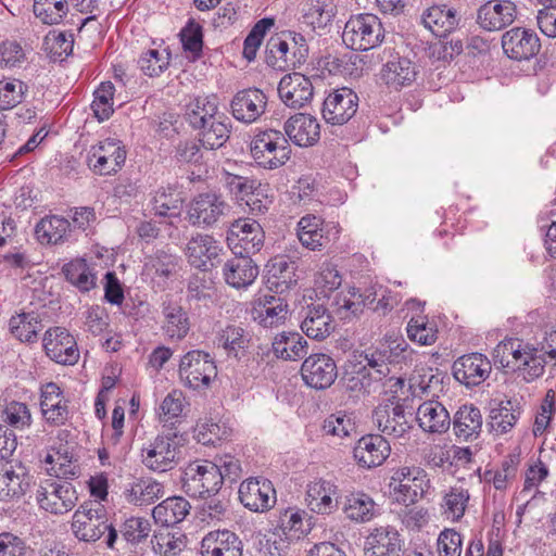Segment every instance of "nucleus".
I'll list each match as a JSON object with an SVG mask.
<instances>
[{
    "label": "nucleus",
    "instance_id": "f257e3e1",
    "mask_svg": "<svg viewBox=\"0 0 556 556\" xmlns=\"http://www.w3.org/2000/svg\"><path fill=\"white\" fill-rule=\"evenodd\" d=\"M496 357L502 354L503 367H511L520 372L527 382H531L544 374L547 359L539 353V349L522 344L519 340L509 339L495 348Z\"/></svg>",
    "mask_w": 556,
    "mask_h": 556
},
{
    "label": "nucleus",
    "instance_id": "f03ea898",
    "mask_svg": "<svg viewBox=\"0 0 556 556\" xmlns=\"http://www.w3.org/2000/svg\"><path fill=\"white\" fill-rule=\"evenodd\" d=\"M72 531L84 542H96L108 531L109 547H113L117 539V531L108 523L105 509L99 503L85 502L78 507L73 516Z\"/></svg>",
    "mask_w": 556,
    "mask_h": 556
},
{
    "label": "nucleus",
    "instance_id": "7ed1b4c3",
    "mask_svg": "<svg viewBox=\"0 0 556 556\" xmlns=\"http://www.w3.org/2000/svg\"><path fill=\"white\" fill-rule=\"evenodd\" d=\"M253 160L263 168L276 169L290 159L291 148L286 135L266 129L254 136L250 144Z\"/></svg>",
    "mask_w": 556,
    "mask_h": 556
},
{
    "label": "nucleus",
    "instance_id": "20e7f679",
    "mask_svg": "<svg viewBox=\"0 0 556 556\" xmlns=\"http://www.w3.org/2000/svg\"><path fill=\"white\" fill-rule=\"evenodd\" d=\"M384 38L380 20L374 14L351 16L345 23L342 40L355 51H367L377 47Z\"/></svg>",
    "mask_w": 556,
    "mask_h": 556
},
{
    "label": "nucleus",
    "instance_id": "39448f33",
    "mask_svg": "<svg viewBox=\"0 0 556 556\" xmlns=\"http://www.w3.org/2000/svg\"><path fill=\"white\" fill-rule=\"evenodd\" d=\"M178 372L185 387L192 390H204L216 378L217 367L210 353L192 350L181 357Z\"/></svg>",
    "mask_w": 556,
    "mask_h": 556
},
{
    "label": "nucleus",
    "instance_id": "423d86ee",
    "mask_svg": "<svg viewBox=\"0 0 556 556\" xmlns=\"http://www.w3.org/2000/svg\"><path fill=\"white\" fill-rule=\"evenodd\" d=\"M182 437L172 429L159 434L142 450L143 465L153 471L165 472L173 469L179 460Z\"/></svg>",
    "mask_w": 556,
    "mask_h": 556
},
{
    "label": "nucleus",
    "instance_id": "0eeeda50",
    "mask_svg": "<svg viewBox=\"0 0 556 556\" xmlns=\"http://www.w3.org/2000/svg\"><path fill=\"white\" fill-rule=\"evenodd\" d=\"M182 489L192 497H206L215 495L222 484L223 477L219 467L211 462L189 464L181 476Z\"/></svg>",
    "mask_w": 556,
    "mask_h": 556
},
{
    "label": "nucleus",
    "instance_id": "6e6552de",
    "mask_svg": "<svg viewBox=\"0 0 556 556\" xmlns=\"http://www.w3.org/2000/svg\"><path fill=\"white\" fill-rule=\"evenodd\" d=\"M39 506L54 515H63L72 510L78 501L76 489L68 481L46 479L37 489Z\"/></svg>",
    "mask_w": 556,
    "mask_h": 556
},
{
    "label": "nucleus",
    "instance_id": "1a4fd4ad",
    "mask_svg": "<svg viewBox=\"0 0 556 556\" xmlns=\"http://www.w3.org/2000/svg\"><path fill=\"white\" fill-rule=\"evenodd\" d=\"M228 211L229 205L223 195L211 191L203 192L190 202L188 220L193 226L211 227L217 225Z\"/></svg>",
    "mask_w": 556,
    "mask_h": 556
},
{
    "label": "nucleus",
    "instance_id": "9d476101",
    "mask_svg": "<svg viewBox=\"0 0 556 556\" xmlns=\"http://www.w3.org/2000/svg\"><path fill=\"white\" fill-rule=\"evenodd\" d=\"M126 160V150L119 140L108 138L92 146L87 157L90 169L99 175L116 173Z\"/></svg>",
    "mask_w": 556,
    "mask_h": 556
},
{
    "label": "nucleus",
    "instance_id": "9b49d317",
    "mask_svg": "<svg viewBox=\"0 0 556 556\" xmlns=\"http://www.w3.org/2000/svg\"><path fill=\"white\" fill-rule=\"evenodd\" d=\"M303 381L316 390H325L332 386L338 377L336 362L325 353L307 356L301 366Z\"/></svg>",
    "mask_w": 556,
    "mask_h": 556
},
{
    "label": "nucleus",
    "instance_id": "f8f14e48",
    "mask_svg": "<svg viewBox=\"0 0 556 556\" xmlns=\"http://www.w3.org/2000/svg\"><path fill=\"white\" fill-rule=\"evenodd\" d=\"M265 233L262 226L254 219H238L230 226L227 241L235 251L242 254H254L261 250Z\"/></svg>",
    "mask_w": 556,
    "mask_h": 556
},
{
    "label": "nucleus",
    "instance_id": "ddd939ff",
    "mask_svg": "<svg viewBox=\"0 0 556 556\" xmlns=\"http://www.w3.org/2000/svg\"><path fill=\"white\" fill-rule=\"evenodd\" d=\"M336 226L325 224L314 215H306L298 223V238L303 247L315 251L327 248L338 239Z\"/></svg>",
    "mask_w": 556,
    "mask_h": 556
},
{
    "label": "nucleus",
    "instance_id": "4468645a",
    "mask_svg": "<svg viewBox=\"0 0 556 556\" xmlns=\"http://www.w3.org/2000/svg\"><path fill=\"white\" fill-rule=\"evenodd\" d=\"M357 94L349 88H341L328 94L323 103V117L331 125L348 123L357 111Z\"/></svg>",
    "mask_w": 556,
    "mask_h": 556
},
{
    "label": "nucleus",
    "instance_id": "2eb2a0df",
    "mask_svg": "<svg viewBox=\"0 0 556 556\" xmlns=\"http://www.w3.org/2000/svg\"><path fill=\"white\" fill-rule=\"evenodd\" d=\"M502 48L509 59L523 61L535 56L541 43L533 30L514 27L503 35Z\"/></svg>",
    "mask_w": 556,
    "mask_h": 556
},
{
    "label": "nucleus",
    "instance_id": "dca6fc26",
    "mask_svg": "<svg viewBox=\"0 0 556 556\" xmlns=\"http://www.w3.org/2000/svg\"><path fill=\"white\" fill-rule=\"evenodd\" d=\"M43 348L52 361L62 365H74L79 358L76 341L65 328L49 329L45 333Z\"/></svg>",
    "mask_w": 556,
    "mask_h": 556
},
{
    "label": "nucleus",
    "instance_id": "f3484780",
    "mask_svg": "<svg viewBox=\"0 0 556 556\" xmlns=\"http://www.w3.org/2000/svg\"><path fill=\"white\" fill-rule=\"evenodd\" d=\"M281 101L291 109H301L308 104L314 96V87L308 77L294 72L285 75L278 85Z\"/></svg>",
    "mask_w": 556,
    "mask_h": 556
},
{
    "label": "nucleus",
    "instance_id": "a211bd4d",
    "mask_svg": "<svg viewBox=\"0 0 556 556\" xmlns=\"http://www.w3.org/2000/svg\"><path fill=\"white\" fill-rule=\"evenodd\" d=\"M266 106L267 97L257 88L238 91L230 103L232 116L245 124L257 121L265 113Z\"/></svg>",
    "mask_w": 556,
    "mask_h": 556
},
{
    "label": "nucleus",
    "instance_id": "6ab92c4d",
    "mask_svg": "<svg viewBox=\"0 0 556 556\" xmlns=\"http://www.w3.org/2000/svg\"><path fill=\"white\" fill-rule=\"evenodd\" d=\"M492 365L481 353H470L460 356L453 364V375L466 387L481 384L491 374Z\"/></svg>",
    "mask_w": 556,
    "mask_h": 556
},
{
    "label": "nucleus",
    "instance_id": "aec40b11",
    "mask_svg": "<svg viewBox=\"0 0 556 556\" xmlns=\"http://www.w3.org/2000/svg\"><path fill=\"white\" fill-rule=\"evenodd\" d=\"M239 498L252 511H265L276 503V492L266 479L250 478L239 486Z\"/></svg>",
    "mask_w": 556,
    "mask_h": 556
},
{
    "label": "nucleus",
    "instance_id": "412c9836",
    "mask_svg": "<svg viewBox=\"0 0 556 556\" xmlns=\"http://www.w3.org/2000/svg\"><path fill=\"white\" fill-rule=\"evenodd\" d=\"M516 14V5L510 0H491L478 9L477 23L484 30H500L510 25Z\"/></svg>",
    "mask_w": 556,
    "mask_h": 556
},
{
    "label": "nucleus",
    "instance_id": "4be33fe9",
    "mask_svg": "<svg viewBox=\"0 0 556 556\" xmlns=\"http://www.w3.org/2000/svg\"><path fill=\"white\" fill-rule=\"evenodd\" d=\"M220 252L222 248L218 242L208 235H197L187 244L188 262L203 271L216 267L220 263Z\"/></svg>",
    "mask_w": 556,
    "mask_h": 556
},
{
    "label": "nucleus",
    "instance_id": "5701e85b",
    "mask_svg": "<svg viewBox=\"0 0 556 556\" xmlns=\"http://www.w3.org/2000/svg\"><path fill=\"white\" fill-rule=\"evenodd\" d=\"M372 420L383 435L393 439L404 437L410 429L404 408L400 404L379 405L374 410Z\"/></svg>",
    "mask_w": 556,
    "mask_h": 556
},
{
    "label": "nucleus",
    "instance_id": "b1692460",
    "mask_svg": "<svg viewBox=\"0 0 556 556\" xmlns=\"http://www.w3.org/2000/svg\"><path fill=\"white\" fill-rule=\"evenodd\" d=\"M301 329L311 339L324 340L334 330V323L328 309L319 303L302 307Z\"/></svg>",
    "mask_w": 556,
    "mask_h": 556
},
{
    "label": "nucleus",
    "instance_id": "393cba45",
    "mask_svg": "<svg viewBox=\"0 0 556 556\" xmlns=\"http://www.w3.org/2000/svg\"><path fill=\"white\" fill-rule=\"evenodd\" d=\"M381 60H387L382 68V78L388 85L403 87L416 80L419 70L409 58L394 54L391 49H386Z\"/></svg>",
    "mask_w": 556,
    "mask_h": 556
},
{
    "label": "nucleus",
    "instance_id": "a878e982",
    "mask_svg": "<svg viewBox=\"0 0 556 556\" xmlns=\"http://www.w3.org/2000/svg\"><path fill=\"white\" fill-rule=\"evenodd\" d=\"M235 256L228 260L223 267L225 281L237 289L245 288L256 279L258 267L250 255L242 251H235Z\"/></svg>",
    "mask_w": 556,
    "mask_h": 556
},
{
    "label": "nucleus",
    "instance_id": "bb28decb",
    "mask_svg": "<svg viewBox=\"0 0 556 556\" xmlns=\"http://www.w3.org/2000/svg\"><path fill=\"white\" fill-rule=\"evenodd\" d=\"M285 135L288 141L299 147L315 144L320 137V126L317 119L308 114L298 113L285 123Z\"/></svg>",
    "mask_w": 556,
    "mask_h": 556
},
{
    "label": "nucleus",
    "instance_id": "cd10ccee",
    "mask_svg": "<svg viewBox=\"0 0 556 556\" xmlns=\"http://www.w3.org/2000/svg\"><path fill=\"white\" fill-rule=\"evenodd\" d=\"M240 538L229 530L208 532L201 542L202 556H242Z\"/></svg>",
    "mask_w": 556,
    "mask_h": 556
},
{
    "label": "nucleus",
    "instance_id": "c85d7f7f",
    "mask_svg": "<svg viewBox=\"0 0 556 556\" xmlns=\"http://www.w3.org/2000/svg\"><path fill=\"white\" fill-rule=\"evenodd\" d=\"M390 444L381 434H368L361 438L354 447V458L364 468L381 465L390 453Z\"/></svg>",
    "mask_w": 556,
    "mask_h": 556
},
{
    "label": "nucleus",
    "instance_id": "c756f323",
    "mask_svg": "<svg viewBox=\"0 0 556 556\" xmlns=\"http://www.w3.org/2000/svg\"><path fill=\"white\" fill-rule=\"evenodd\" d=\"M462 22L459 12L447 4H435L422 14L424 25L437 37H445L454 31Z\"/></svg>",
    "mask_w": 556,
    "mask_h": 556
},
{
    "label": "nucleus",
    "instance_id": "7c9ffc66",
    "mask_svg": "<svg viewBox=\"0 0 556 556\" xmlns=\"http://www.w3.org/2000/svg\"><path fill=\"white\" fill-rule=\"evenodd\" d=\"M309 509L317 514H330L339 505L338 488L326 480H317L307 485L306 498Z\"/></svg>",
    "mask_w": 556,
    "mask_h": 556
},
{
    "label": "nucleus",
    "instance_id": "2f4dec72",
    "mask_svg": "<svg viewBox=\"0 0 556 556\" xmlns=\"http://www.w3.org/2000/svg\"><path fill=\"white\" fill-rule=\"evenodd\" d=\"M179 267V257L165 250H157L146 257L144 273L159 287L165 288L166 281L176 275Z\"/></svg>",
    "mask_w": 556,
    "mask_h": 556
},
{
    "label": "nucleus",
    "instance_id": "473e14b6",
    "mask_svg": "<svg viewBox=\"0 0 556 556\" xmlns=\"http://www.w3.org/2000/svg\"><path fill=\"white\" fill-rule=\"evenodd\" d=\"M369 556H402L403 540L400 533L391 527L375 529L367 538Z\"/></svg>",
    "mask_w": 556,
    "mask_h": 556
},
{
    "label": "nucleus",
    "instance_id": "72a5a7b5",
    "mask_svg": "<svg viewBox=\"0 0 556 556\" xmlns=\"http://www.w3.org/2000/svg\"><path fill=\"white\" fill-rule=\"evenodd\" d=\"M296 266L285 257H276L267 265V289L276 294H283L296 285Z\"/></svg>",
    "mask_w": 556,
    "mask_h": 556
},
{
    "label": "nucleus",
    "instance_id": "f704fd0d",
    "mask_svg": "<svg viewBox=\"0 0 556 556\" xmlns=\"http://www.w3.org/2000/svg\"><path fill=\"white\" fill-rule=\"evenodd\" d=\"M164 317L163 332L170 340H182L189 332L191 323L186 309L170 300L162 302Z\"/></svg>",
    "mask_w": 556,
    "mask_h": 556
},
{
    "label": "nucleus",
    "instance_id": "c9c22d12",
    "mask_svg": "<svg viewBox=\"0 0 556 556\" xmlns=\"http://www.w3.org/2000/svg\"><path fill=\"white\" fill-rule=\"evenodd\" d=\"M416 419L419 427L430 433H444L451 426L447 409L437 401H427L419 405Z\"/></svg>",
    "mask_w": 556,
    "mask_h": 556
},
{
    "label": "nucleus",
    "instance_id": "e433bc0d",
    "mask_svg": "<svg viewBox=\"0 0 556 556\" xmlns=\"http://www.w3.org/2000/svg\"><path fill=\"white\" fill-rule=\"evenodd\" d=\"M30 476L23 466L16 469L9 464H0V500L21 497L30 485Z\"/></svg>",
    "mask_w": 556,
    "mask_h": 556
},
{
    "label": "nucleus",
    "instance_id": "4c0bfd02",
    "mask_svg": "<svg viewBox=\"0 0 556 556\" xmlns=\"http://www.w3.org/2000/svg\"><path fill=\"white\" fill-rule=\"evenodd\" d=\"M288 314V304L285 299L264 294L258 299L254 308V319L263 327H274L282 324Z\"/></svg>",
    "mask_w": 556,
    "mask_h": 556
},
{
    "label": "nucleus",
    "instance_id": "58836bf2",
    "mask_svg": "<svg viewBox=\"0 0 556 556\" xmlns=\"http://www.w3.org/2000/svg\"><path fill=\"white\" fill-rule=\"evenodd\" d=\"M266 63L275 70L295 68L301 64L295 59L290 41L283 35L273 36L266 45Z\"/></svg>",
    "mask_w": 556,
    "mask_h": 556
},
{
    "label": "nucleus",
    "instance_id": "ea45409f",
    "mask_svg": "<svg viewBox=\"0 0 556 556\" xmlns=\"http://www.w3.org/2000/svg\"><path fill=\"white\" fill-rule=\"evenodd\" d=\"M482 424L481 412L473 405L460 406L453 418L455 434L466 441H471L479 437Z\"/></svg>",
    "mask_w": 556,
    "mask_h": 556
},
{
    "label": "nucleus",
    "instance_id": "a19ab883",
    "mask_svg": "<svg viewBox=\"0 0 556 556\" xmlns=\"http://www.w3.org/2000/svg\"><path fill=\"white\" fill-rule=\"evenodd\" d=\"M273 351L278 358L296 361L308 353V343L299 332H281L273 341Z\"/></svg>",
    "mask_w": 556,
    "mask_h": 556
},
{
    "label": "nucleus",
    "instance_id": "79ce46f5",
    "mask_svg": "<svg viewBox=\"0 0 556 556\" xmlns=\"http://www.w3.org/2000/svg\"><path fill=\"white\" fill-rule=\"evenodd\" d=\"M189 502L181 496H173L164 500L152 510L156 523L165 527L181 522L190 511Z\"/></svg>",
    "mask_w": 556,
    "mask_h": 556
},
{
    "label": "nucleus",
    "instance_id": "37998d69",
    "mask_svg": "<svg viewBox=\"0 0 556 556\" xmlns=\"http://www.w3.org/2000/svg\"><path fill=\"white\" fill-rule=\"evenodd\" d=\"M216 341L228 356L240 359L250 345L251 337L243 327L228 325L217 333Z\"/></svg>",
    "mask_w": 556,
    "mask_h": 556
},
{
    "label": "nucleus",
    "instance_id": "c03bdc74",
    "mask_svg": "<svg viewBox=\"0 0 556 556\" xmlns=\"http://www.w3.org/2000/svg\"><path fill=\"white\" fill-rule=\"evenodd\" d=\"M374 302L375 293L362 294L358 289L352 288L346 294H338L333 304L339 317L349 319L358 316L363 313L364 307L370 306Z\"/></svg>",
    "mask_w": 556,
    "mask_h": 556
},
{
    "label": "nucleus",
    "instance_id": "a18cd8bd",
    "mask_svg": "<svg viewBox=\"0 0 556 556\" xmlns=\"http://www.w3.org/2000/svg\"><path fill=\"white\" fill-rule=\"evenodd\" d=\"M228 117L223 113L207 124L195 128L199 130V140L207 150L222 148L230 137V127L226 123Z\"/></svg>",
    "mask_w": 556,
    "mask_h": 556
},
{
    "label": "nucleus",
    "instance_id": "49530a36",
    "mask_svg": "<svg viewBox=\"0 0 556 556\" xmlns=\"http://www.w3.org/2000/svg\"><path fill=\"white\" fill-rule=\"evenodd\" d=\"M336 15L332 0H308L303 9V23L313 29H324Z\"/></svg>",
    "mask_w": 556,
    "mask_h": 556
},
{
    "label": "nucleus",
    "instance_id": "de8ad7c7",
    "mask_svg": "<svg viewBox=\"0 0 556 556\" xmlns=\"http://www.w3.org/2000/svg\"><path fill=\"white\" fill-rule=\"evenodd\" d=\"M375 507L376 504L369 495L357 492L345 496L342 509L349 519L367 522L374 518Z\"/></svg>",
    "mask_w": 556,
    "mask_h": 556
},
{
    "label": "nucleus",
    "instance_id": "09e8293b",
    "mask_svg": "<svg viewBox=\"0 0 556 556\" xmlns=\"http://www.w3.org/2000/svg\"><path fill=\"white\" fill-rule=\"evenodd\" d=\"M11 333L22 342H35L42 329L39 315L35 312L21 313L12 316L9 321Z\"/></svg>",
    "mask_w": 556,
    "mask_h": 556
},
{
    "label": "nucleus",
    "instance_id": "8fccbe9b",
    "mask_svg": "<svg viewBox=\"0 0 556 556\" xmlns=\"http://www.w3.org/2000/svg\"><path fill=\"white\" fill-rule=\"evenodd\" d=\"M62 271L66 280L81 292H88L96 286V276L84 258L65 264Z\"/></svg>",
    "mask_w": 556,
    "mask_h": 556
},
{
    "label": "nucleus",
    "instance_id": "3c124183",
    "mask_svg": "<svg viewBox=\"0 0 556 556\" xmlns=\"http://www.w3.org/2000/svg\"><path fill=\"white\" fill-rule=\"evenodd\" d=\"M181 205L180 194L169 188L157 190L152 199V210L159 216L176 217L180 213Z\"/></svg>",
    "mask_w": 556,
    "mask_h": 556
},
{
    "label": "nucleus",
    "instance_id": "603ef678",
    "mask_svg": "<svg viewBox=\"0 0 556 556\" xmlns=\"http://www.w3.org/2000/svg\"><path fill=\"white\" fill-rule=\"evenodd\" d=\"M70 227V222L60 216L42 218L36 226V235L40 241L58 243L61 241Z\"/></svg>",
    "mask_w": 556,
    "mask_h": 556
},
{
    "label": "nucleus",
    "instance_id": "864d4df0",
    "mask_svg": "<svg viewBox=\"0 0 556 556\" xmlns=\"http://www.w3.org/2000/svg\"><path fill=\"white\" fill-rule=\"evenodd\" d=\"M34 14L43 24H59L67 13L66 0H35Z\"/></svg>",
    "mask_w": 556,
    "mask_h": 556
},
{
    "label": "nucleus",
    "instance_id": "5fc2aeb1",
    "mask_svg": "<svg viewBox=\"0 0 556 556\" xmlns=\"http://www.w3.org/2000/svg\"><path fill=\"white\" fill-rule=\"evenodd\" d=\"M185 535L168 530L155 534L151 541L153 551L161 556H177L186 546Z\"/></svg>",
    "mask_w": 556,
    "mask_h": 556
},
{
    "label": "nucleus",
    "instance_id": "6e6d98bb",
    "mask_svg": "<svg viewBox=\"0 0 556 556\" xmlns=\"http://www.w3.org/2000/svg\"><path fill=\"white\" fill-rule=\"evenodd\" d=\"M218 108L214 101L208 99H197L189 105L187 119L190 126L195 129L207 124L210 121L218 116Z\"/></svg>",
    "mask_w": 556,
    "mask_h": 556
},
{
    "label": "nucleus",
    "instance_id": "4d7b16f0",
    "mask_svg": "<svg viewBox=\"0 0 556 556\" xmlns=\"http://www.w3.org/2000/svg\"><path fill=\"white\" fill-rule=\"evenodd\" d=\"M163 495V485L151 478L140 479L130 490V501L139 505L150 504Z\"/></svg>",
    "mask_w": 556,
    "mask_h": 556
},
{
    "label": "nucleus",
    "instance_id": "13d9d810",
    "mask_svg": "<svg viewBox=\"0 0 556 556\" xmlns=\"http://www.w3.org/2000/svg\"><path fill=\"white\" fill-rule=\"evenodd\" d=\"M518 416L519 413L515 414L513 410L511 402L507 401L505 404L501 403L498 407L491 409L488 425L491 431L506 433L514 427Z\"/></svg>",
    "mask_w": 556,
    "mask_h": 556
},
{
    "label": "nucleus",
    "instance_id": "bf43d9fd",
    "mask_svg": "<svg viewBox=\"0 0 556 556\" xmlns=\"http://www.w3.org/2000/svg\"><path fill=\"white\" fill-rule=\"evenodd\" d=\"M27 91L28 86L18 79L1 80L0 109L8 110L17 105L23 101Z\"/></svg>",
    "mask_w": 556,
    "mask_h": 556
},
{
    "label": "nucleus",
    "instance_id": "052dcab7",
    "mask_svg": "<svg viewBox=\"0 0 556 556\" xmlns=\"http://www.w3.org/2000/svg\"><path fill=\"white\" fill-rule=\"evenodd\" d=\"M114 94V85L111 81H105L94 92V100L91 109L94 116L103 122L108 119L113 113L112 100Z\"/></svg>",
    "mask_w": 556,
    "mask_h": 556
},
{
    "label": "nucleus",
    "instance_id": "680f3d73",
    "mask_svg": "<svg viewBox=\"0 0 556 556\" xmlns=\"http://www.w3.org/2000/svg\"><path fill=\"white\" fill-rule=\"evenodd\" d=\"M323 430L327 435L343 439L355 431V424L345 413L338 412L324 420Z\"/></svg>",
    "mask_w": 556,
    "mask_h": 556
},
{
    "label": "nucleus",
    "instance_id": "e2e57ef3",
    "mask_svg": "<svg viewBox=\"0 0 556 556\" xmlns=\"http://www.w3.org/2000/svg\"><path fill=\"white\" fill-rule=\"evenodd\" d=\"M406 330L408 338L421 345H430L437 340V329L429 326L425 317H413Z\"/></svg>",
    "mask_w": 556,
    "mask_h": 556
},
{
    "label": "nucleus",
    "instance_id": "0e129e2a",
    "mask_svg": "<svg viewBox=\"0 0 556 556\" xmlns=\"http://www.w3.org/2000/svg\"><path fill=\"white\" fill-rule=\"evenodd\" d=\"M168 59V53L149 50L140 56L138 64L146 75L153 77L159 76L167 67Z\"/></svg>",
    "mask_w": 556,
    "mask_h": 556
},
{
    "label": "nucleus",
    "instance_id": "69168bd1",
    "mask_svg": "<svg viewBox=\"0 0 556 556\" xmlns=\"http://www.w3.org/2000/svg\"><path fill=\"white\" fill-rule=\"evenodd\" d=\"M2 420L15 429H23L30 425L31 417L26 404L12 402L2 412Z\"/></svg>",
    "mask_w": 556,
    "mask_h": 556
},
{
    "label": "nucleus",
    "instance_id": "338daca9",
    "mask_svg": "<svg viewBox=\"0 0 556 556\" xmlns=\"http://www.w3.org/2000/svg\"><path fill=\"white\" fill-rule=\"evenodd\" d=\"M187 293L189 300L206 304L213 296L212 281L204 276L194 275L188 282Z\"/></svg>",
    "mask_w": 556,
    "mask_h": 556
},
{
    "label": "nucleus",
    "instance_id": "774afa93",
    "mask_svg": "<svg viewBox=\"0 0 556 556\" xmlns=\"http://www.w3.org/2000/svg\"><path fill=\"white\" fill-rule=\"evenodd\" d=\"M462 535L453 529L443 530L438 538V551L440 556H460Z\"/></svg>",
    "mask_w": 556,
    "mask_h": 556
}]
</instances>
